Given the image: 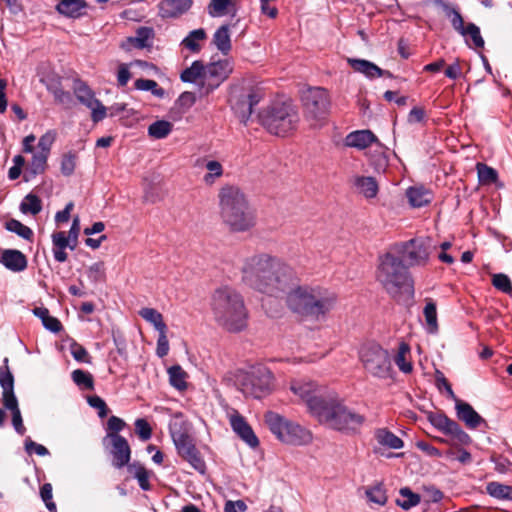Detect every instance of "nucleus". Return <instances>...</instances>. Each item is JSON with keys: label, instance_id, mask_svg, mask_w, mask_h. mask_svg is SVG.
Listing matches in <instances>:
<instances>
[{"label": "nucleus", "instance_id": "nucleus-32", "mask_svg": "<svg viewBox=\"0 0 512 512\" xmlns=\"http://www.w3.org/2000/svg\"><path fill=\"white\" fill-rule=\"evenodd\" d=\"M207 39V33L205 29L199 28L192 30L188 35L181 41V46L189 50L191 53H199L202 49L201 42Z\"/></svg>", "mask_w": 512, "mask_h": 512}, {"label": "nucleus", "instance_id": "nucleus-17", "mask_svg": "<svg viewBox=\"0 0 512 512\" xmlns=\"http://www.w3.org/2000/svg\"><path fill=\"white\" fill-rule=\"evenodd\" d=\"M455 410L457 418L464 422L469 429H476L481 424H486L482 416L467 402L459 399H454Z\"/></svg>", "mask_w": 512, "mask_h": 512}, {"label": "nucleus", "instance_id": "nucleus-52", "mask_svg": "<svg viewBox=\"0 0 512 512\" xmlns=\"http://www.w3.org/2000/svg\"><path fill=\"white\" fill-rule=\"evenodd\" d=\"M77 155L75 152L69 151L62 155L60 170L64 176H71L76 167Z\"/></svg>", "mask_w": 512, "mask_h": 512}, {"label": "nucleus", "instance_id": "nucleus-34", "mask_svg": "<svg viewBox=\"0 0 512 512\" xmlns=\"http://www.w3.org/2000/svg\"><path fill=\"white\" fill-rule=\"evenodd\" d=\"M213 44L224 55H227L231 50V39L229 33V26L222 25L214 33Z\"/></svg>", "mask_w": 512, "mask_h": 512}, {"label": "nucleus", "instance_id": "nucleus-18", "mask_svg": "<svg viewBox=\"0 0 512 512\" xmlns=\"http://www.w3.org/2000/svg\"><path fill=\"white\" fill-rule=\"evenodd\" d=\"M347 62L355 72L363 74L368 79H375L380 77H393V74L390 71L381 69L380 67H378L376 64L369 60L348 58Z\"/></svg>", "mask_w": 512, "mask_h": 512}, {"label": "nucleus", "instance_id": "nucleus-23", "mask_svg": "<svg viewBox=\"0 0 512 512\" xmlns=\"http://www.w3.org/2000/svg\"><path fill=\"white\" fill-rule=\"evenodd\" d=\"M230 424L233 431L248 445L256 447V435L252 427L245 421L244 417L235 412L230 417Z\"/></svg>", "mask_w": 512, "mask_h": 512}, {"label": "nucleus", "instance_id": "nucleus-31", "mask_svg": "<svg viewBox=\"0 0 512 512\" xmlns=\"http://www.w3.org/2000/svg\"><path fill=\"white\" fill-rule=\"evenodd\" d=\"M155 37V31L152 27L142 26L136 30L134 37L127 38V41L137 49L152 47V41Z\"/></svg>", "mask_w": 512, "mask_h": 512}, {"label": "nucleus", "instance_id": "nucleus-50", "mask_svg": "<svg viewBox=\"0 0 512 512\" xmlns=\"http://www.w3.org/2000/svg\"><path fill=\"white\" fill-rule=\"evenodd\" d=\"M447 435L451 437L453 444L466 446L470 445L472 442V438L462 429V427L457 422L454 423Z\"/></svg>", "mask_w": 512, "mask_h": 512}, {"label": "nucleus", "instance_id": "nucleus-38", "mask_svg": "<svg viewBox=\"0 0 512 512\" xmlns=\"http://www.w3.org/2000/svg\"><path fill=\"white\" fill-rule=\"evenodd\" d=\"M425 301L426 304L423 309V315L427 324V331L430 334H434L438 331L436 303L431 298H427Z\"/></svg>", "mask_w": 512, "mask_h": 512}, {"label": "nucleus", "instance_id": "nucleus-64", "mask_svg": "<svg viewBox=\"0 0 512 512\" xmlns=\"http://www.w3.org/2000/svg\"><path fill=\"white\" fill-rule=\"evenodd\" d=\"M491 462L494 463V469L500 474H506L510 471L512 463L503 456L491 457Z\"/></svg>", "mask_w": 512, "mask_h": 512}, {"label": "nucleus", "instance_id": "nucleus-11", "mask_svg": "<svg viewBox=\"0 0 512 512\" xmlns=\"http://www.w3.org/2000/svg\"><path fill=\"white\" fill-rule=\"evenodd\" d=\"M360 360L364 369L373 377L386 379L393 372L391 357L388 350L372 343L364 345L360 350Z\"/></svg>", "mask_w": 512, "mask_h": 512}, {"label": "nucleus", "instance_id": "nucleus-15", "mask_svg": "<svg viewBox=\"0 0 512 512\" xmlns=\"http://www.w3.org/2000/svg\"><path fill=\"white\" fill-rule=\"evenodd\" d=\"M232 72V67L227 60L210 63L205 66V84L208 94L217 88Z\"/></svg>", "mask_w": 512, "mask_h": 512}, {"label": "nucleus", "instance_id": "nucleus-55", "mask_svg": "<svg viewBox=\"0 0 512 512\" xmlns=\"http://www.w3.org/2000/svg\"><path fill=\"white\" fill-rule=\"evenodd\" d=\"M52 485L50 483H45L40 488V496L43 502L45 503L46 508L50 512H56L57 507L55 502L52 500L53 494H52Z\"/></svg>", "mask_w": 512, "mask_h": 512}, {"label": "nucleus", "instance_id": "nucleus-36", "mask_svg": "<svg viewBox=\"0 0 512 512\" xmlns=\"http://www.w3.org/2000/svg\"><path fill=\"white\" fill-rule=\"evenodd\" d=\"M409 354L410 346L405 342H401L398 347V352L394 358V362L399 370L405 374H409L413 370V365L408 359Z\"/></svg>", "mask_w": 512, "mask_h": 512}, {"label": "nucleus", "instance_id": "nucleus-63", "mask_svg": "<svg viewBox=\"0 0 512 512\" xmlns=\"http://www.w3.org/2000/svg\"><path fill=\"white\" fill-rule=\"evenodd\" d=\"M71 354L78 362L90 363V356L87 350L78 343H73L71 345Z\"/></svg>", "mask_w": 512, "mask_h": 512}, {"label": "nucleus", "instance_id": "nucleus-14", "mask_svg": "<svg viewBox=\"0 0 512 512\" xmlns=\"http://www.w3.org/2000/svg\"><path fill=\"white\" fill-rule=\"evenodd\" d=\"M73 92L77 100L91 110L93 122H100L107 116V108L95 97V93L86 82L76 78L73 82Z\"/></svg>", "mask_w": 512, "mask_h": 512}, {"label": "nucleus", "instance_id": "nucleus-53", "mask_svg": "<svg viewBox=\"0 0 512 512\" xmlns=\"http://www.w3.org/2000/svg\"><path fill=\"white\" fill-rule=\"evenodd\" d=\"M232 0H211L208 5V13L212 17H220L228 13V7Z\"/></svg>", "mask_w": 512, "mask_h": 512}, {"label": "nucleus", "instance_id": "nucleus-61", "mask_svg": "<svg viewBox=\"0 0 512 512\" xmlns=\"http://www.w3.org/2000/svg\"><path fill=\"white\" fill-rule=\"evenodd\" d=\"M134 476L142 490L148 491L151 489V484L149 482V472L144 466H138Z\"/></svg>", "mask_w": 512, "mask_h": 512}, {"label": "nucleus", "instance_id": "nucleus-56", "mask_svg": "<svg viewBox=\"0 0 512 512\" xmlns=\"http://www.w3.org/2000/svg\"><path fill=\"white\" fill-rule=\"evenodd\" d=\"M126 423L123 419L117 416H111L107 421V436L106 439H111V435H120L119 432L123 430Z\"/></svg>", "mask_w": 512, "mask_h": 512}, {"label": "nucleus", "instance_id": "nucleus-13", "mask_svg": "<svg viewBox=\"0 0 512 512\" xmlns=\"http://www.w3.org/2000/svg\"><path fill=\"white\" fill-rule=\"evenodd\" d=\"M301 101L305 115L309 120L317 123L328 116L331 102L326 89L322 87H309L302 92Z\"/></svg>", "mask_w": 512, "mask_h": 512}, {"label": "nucleus", "instance_id": "nucleus-42", "mask_svg": "<svg viewBox=\"0 0 512 512\" xmlns=\"http://www.w3.org/2000/svg\"><path fill=\"white\" fill-rule=\"evenodd\" d=\"M173 130V124L166 120H157L149 125L148 135L154 139L166 138Z\"/></svg>", "mask_w": 512, "mask_h": 512}, {"label": "nucleus", "instance_id": "nucleus-22", "mask_svg": "<svg viewBox=\"0 0 512 512\" xmlns=\"http://www.w3.org/2000/svg\"><path fill=\"white\" fill-rule=\"evenodd\" d=\"M192 3V0H164L159 4V15L162 18H177L186 13Z\"/></svg>", "mask_w": 512, "mask_h": 512}, {"label": "nucleus", "instance_id": "nucleus-30", "mask_svg": "<svg viewBox=\"0 0 512 512\" xmlns=\"http://www.w3.org/2000/svg\"><path fill=\"white\" fill-rule=\"evenodd\" d=\"M180 79L187 83H196L201 80V85L206 89L205 84V66L202 61H194L190 67L182 71Z\"/></svg>", "mask_w": 512, "mask_h": 512}, {"label": "nucleus", "instance_id": "nucleus-33", "mask_svg": "<svg viewBox=\"0 0 512 512\" xmlns=\"http://www.w3.org/2000/svg\"><path fill=\"white\" fill-rule=\"evenodd\" d=\"M47 90L53 94L55 101L59 103H66L70 101L71 95L69 92L62 88L61 79L58 76L47 77L44 80Z\"/></svg>", "mask_w": 512, "mask_h": 512}, {"label": "nucleus", "instance_id": "nucleus-58", "mask_svg": "<svg viewBox=\"0 0 512 512\" xmlns=\"http://www.w3.org/2000/svg\"><path fill=\"white\" fill-rule=\"evenodd\" d=\"M88 404L98 410V416L105 418L109 413V408L106 402L98 395H92L87 397Z\"/></svg>", "mask_w": 512, "mask_h": 512}, {"label": "nucleus", "instance_id": "nucleus-3", "mask_svg": "<svg viewBox=\"0 0 512 512\" xmlns=\"http://www.w3.org/2000/svg\"><path fill=\"white\" fill-rule=\"evenodd\" d=\"M376 280L396 301L414 297V279L409 269L388 249L378 257Z\"/></svg>", "mask_w": 512, "mask_h": 512}, {"label": "nucleus", "instance_id": "nucleus-45", "mask_svg": "<svg viewBox=\"0 0 512 512\" xmlns=\"http://www.w3.org/2000/svg\"><path fill=\"white\" fill-rule=\"evenodd\" d=\"M242 281L247 286L254 288L256 285V260L255 257L248 258L242 268Z\"/></svg>", "mask_w": 512, "mask_h": 512}, {"label": "nucleus", "instance_id": "nucleus-60", "mask_svg": "<svg viewBox=\"0 0 512 512\" xmlns=\"http://www.w3.org/2000/svg\"><path fill=\"white\" fill-rule=\"evenodd\" d=\"M435 382H436V386L439 390H441L442 388L445 389L446 393H447V396L454 400L457 398V396L455 395L450 383L448 382V380L446 379V377L444 376V374L437 370L436 371V374H435Z\"/></svg>", "mask_w": 512, "mask_h": 512}, {"label": "nucleus", "instance_id": "nucleus-44", "mask_svg": "<svg viewBox=\"0 0 512 512\" xmlns=\"http://www.w3.org/2000/svg\"><path fill=\"white\" fill-rule=\"evenodd\" d=\"M41 210L42 201L33 193L26 195L20 204V211L24 214L37 215Z\"/></svg>", "mask_w": 512, "mask_h": 512}, {"label": "nucleus", "instance_id": "nucleus-49", "mask_svg": "<svg viewBox=\"0 0 512 512\" xmlns=\"http://www.w3.org/2000/svg\"><path fill=\"white\" fill-rule=\"evenodd\" d=\"M477 173L479 182L482 184L495 183L498 179L497 171L484 163L477 164Z\"/></svg>", "mask_w": 512, "mask_h": 512}, {"label": "nucleus", "instance_id": "nucleus-16", "mask_svg": "<svg viewBox=\"0 0 512 512\" xmlns=\"http://www.w3.org/2000/svg\"><path fill=\"white\" fill-rule=\"evenodd\" d=\"M113 457V466L120 469L128 465L131 459V448L125 437L122 435H111L109 439Z\"/></svg>", "mask_w": 512, "mask_h": 512}, {"label": "nucleus", "instance_id": "nucleus-20", "mask_svg": "<svg viewBox=\"0 0 512 512\" xmlns=\"http://www.w3.org/2000/svg\"><path fill=\"white\" fill-rule=\"evenodd\" d=\"M87 7L86 0H59L55 10L66 18L77 19L86 15Z\"/></svg>", "mask_w": 512, "mask_h": 512}, {"label": "nucleus", "instance_id": "nucleus-9", "mask_svg": "<svg viewBox=\"0 0 512 512\" xmlns=\"http://www.w3.org/2000/svg\"><path fill=\"white\" fill-rule=\"evenodd\" d=\"M407 268L424 267L430 259L429 241L424 238H412L408 241L397 242L388 247Z\"/></svg>", "mask_w": 512, "mask_h": 512}, {"label": "nucleus", "instance_id": "nucleus-51", "mask_svg": "<svg viewBox=\"0 0 512 512\" xmlns=\"http://www.w3.org/2000/svg\"><path fill=\"white\" fill-rule=\"evenodd\" d=\"M87 276L93 283H103L106 281V271L104 262L99 261L92 264L87 270Z\"/></svg>", "mask_w": 512, "mask_h": 512}, {"label": "nucleus", "instance_id": "nucleus-26", "mask_svg": "<svg viewBox=\"0 0 512 512\" xmlns=\"http://www.w3.org/2000/svg\"><path fill=\"white\" fill-rule=\"evenodd\" d=\"M276 387L277 383L272 371L258 364V399L271 394Z\"/></svg>", "mask_w": 512, "mask_h": 512}, {"label": "nucleus", "instance_id": "nucleus-62", "mask_svg": "<svg viewBox=\"0 0 512 512\" xmlns=\"http://www.w3.org/2000/svg\"><path fill=\"white\" fill-rule=\"evenodd\" d=\"M54 140H55L54 132L48 131L47 133L42 135L38 142V148H39L38 152H41V153L49 156L51 146H52Z\"/></svg>", "mask_w": 512, "mask_h": 512}, {"label": "nucleus", "instance_id": "nucleus-57", "mask_svg": "<svg viewBox=\"0 0 512 512\" xmlns=\"http://www.w3.org/2000/svg\"><path fill=\"white\" fill-rule=\"evenodd\" d=\"M135 431L142 441H147L152 436V428L144 418H139L135 421Z\"/></svg>", "mask_w": 512, "mask_h": 512}, {"label": "nucleus", "instance_id": "nucleus-41", "mask_svg": "<svg viewBox=\"0 0 512 512\" xmlns=\"http://www.w3.org/2000/svg\"><path fill=\"white\" fill-rule=\"evenodd\" d=\"M139 315L144 320L151 323L158 332H163V330H167V325L163 320L162 314L158 312L156 309L147 307L142 308L139 311Z\"/></svg>", "mask_w": 512, "mask_h": 512}, {"label": "nucleus", "instance_id": "nucleus-43", "mask_svg": "<svg viewBox=\"0 0 512 512\" xmlns=\"http://www.w3.org/2000/svg\"><path fill=\"white\" fill-rule=\"evenodd\" d=\"M170 384L177 390L183 391L187 388V373L180 365H173L168 369Z\"/></svg>", "mask_w": 512, "mask_h": 512}, {"label": "nucleus", "instance_id": "nucleus-29", "mask_svg": "<svg viewBox=\"0 0 512 512\" xmlns=\"http://www.w3.org/2000/svg\"><path fill=\"white\" fill-rule=\"evenodd\" d=\"M357 191L367 199H373L378 194V183L374 177L371 176H357L353 182Z\"/></svg>", "mask_w": 512, "mask_h": 512}, {"label": "nucleus", "instance_id": "nucleus-47", "mask_svg": "<svg viewBox=\"0 0 512 512\" xmlns=\"http://www.w3.org/2000/svg\"><path fill=\"white\" fill-rule=\"evenodd\" d=\"M5 228L10 232L16 233L25 240L31 241L33 238V231L17 219L12 218L6 221Z\"/></svg>", "mask_w": 512, "mask_h": 512}, {"label": "nucleus", "instance_id": "nucleus-21", "mask_svg": "<svg viewBox=\"0 0 512 512\" xmlns=\"http://www.w3.org/2000/svg\"><path fill=\"white\" fill-rule=\"evenodd\" d=\"M375 440L379 447H374V453L381 454L380 447L398 450L403 448L404 441L387 428H378L374 432Z\"/></svg>", "mask_w": 512, "mask_h": 512}, {"label": "nucleus", "instance_id": "nucleus-2", "mask_svg": "<svg viewBox=\"0 0 512 512\" xmlns=\"http://www.w3.org/2000/svg\"><path fill=\"white\" fill-rule=\"evenodd\" d=\"M219 216L231 232H246L254 226V214L247 195L240 187L226 184L219 189Z\"/></svg>", "mask_w": 512, "mask_h": 512}, {"label": "nucleus", "instance_id": "nucleus-19", "mask_svg": "<svg viewBox=\"0 0 512 512\" xmlns=\"http://www.w3.org/2000/svg\"><path fill=\"white\" fill-rule=\"evenodd\" d=\"M374 143L378 144L379 140L377 136L368 129L352 131L345 137L344 140V144L347 147H352L359 150L366 149Z\"/></svg>", "mask_w": 512, "mask_h": 512}, {"label": "nucleus", "instance_id": "nucleus-54", "mask_svg": "<svg viewBox=\"0 0 512 512\" xmlns=\"http://www.w3.org/2000/svg\"><path fill=\"white\" fill-rule=\"evenodd\" d=\"M492 285L499 291L510 294L512 293V283L510 278L503 273L494 274L492 277Z\"/></svg>", "mask_w": 512, "mask_h": 512}, {"label": "nucleus", "instance_id": "nucleus-25", "mask_svg": "<svg viewBox=\"0 0 512 512\" xmlns=\"http://www.w3.org/2000/svg\"><path fill=\"white\" fill-rule=\"evenodd\" d=\"M0 262L10 271L21 272L27 268L25 254L16 249H6L2 252Z\"/></svg>", "mask_w": 512, "mask_h": 512}, {"label": "nucleus", "instance_id": "nucleus-48", "mask_svg": "<svg viewBox=\"0 0 512 512\" xmlns=\"http://www.w3.org/2000/svg\"><path fill=\"white\" fill-rule=\"evenodd\" d=\"M365 494L372 503L383 506L387 502L386 490L382 483L367 488Z\"/></svg>", "mask_w": 512, "mask_h": 512}, {"label": "nucleus", "instance_id": "nucleus-35", "mask_svg": "<svg viewBox=\"0 0 512 512\" xmlns=\"http://www.w3.org/2000/svg\"><path fill=\"white\" fill-rule=\"evenodd\" d=\"M48 155L41 152H34L32 160L29 164L28 170L24 176L25 180L28 181L30 177L43 174L47 168Z\"/></svg>", "mask_w": 512, "mask_h": 512}, {"label": "nucleus", "instance_id": "nucleus-7", "mask_svg": "<svg viewBox=\"0 0 512 512\" xmlns=\"http://www.w3.org/2000/svg\"><path fill=\"white\" fill-rule=\"evenodd\" d=\"M191 424L183 419L182 413H177L169 424V432L179 456L198 472L204 474L206 464L199 450L196 448L194 439L190 434Z\"/></svg>", "mask_w": 512, "mask_h": 512}, {"label": "nucleus", "instance_id": "nucleus-28", "mask_svg": "<svg viewBox=\"0 0 512 512\" xmlns=\"http://www.w3.org/2000/svg\"><path fill=\"white\" fill-rule=\"evenodd\" d=\"M53 243V255L57 262L63 263L67 260L68 255L65 252L66 248L71 249L72 243L69 241V237H66L65 231H58L52 234Z\"/></svg>", "mask_w": 512, "mask_h": 512}, {"label": "nucleus", "instance_id": "nucleus-6", "mask_svg": "<svg viewBox=\"0 0 512 512\" xmlns=\"http://www.w3.org/2000/svg\"><path fill=\"white\" fill-rule=\"evenodd\" d=\"M258 120L269 133L286 136L297 129L300 117L297 106L287 99L272 102L258 113Z\"/></svg>", "mask_w": 512, "mask_h": 512}, {"label": "nucleus", "instance_id": "nucleus-10", "mask_svg": "<svg viewBox=\"0 0 512 512\" xmlns=\"http://www.w3.org/2000/svg\"><path fill=\"white\" fill-rule=\"evenodd\" d=\"M433 4L443 9L452 28L464 38L468 47L475 49L484 47L485 42L481 36L480 28L472 22L465 24L457 6L450 5L444 0H433Z\"/></svg>", "mask_w": 512, "mask_h": 512}, {"label": "nucleus", "instance_id": "nucleus-27", "mask_svg": "<svg viewBox=\"0 0 512 512\" xmlns=\"http://www.w3.org/2000/svg\"><path fill=\"white\" fill-rule=\"evenodd\" d=\"M406 196L409 204L414 208L426 206L433 200L432 192L422 185L409 187L406 190Z\"/></svg>", "mask_w": 512, "mask_h": 512}, {"label": "nucleus", "instance_id": "nucleus-4", "mask_svg": "<svg viewBox=\"0 0 512 512\" xmlns=\"http://www.w3.org/2000/svg\"><path fill=\"white\" fill-rule=\"evenodd\" d=\"M211 309L216 322L230 332H238L247 325V311L242 296L233 288L224 286L212 295Z\"/></svg>", "mask_w": 512, "mask_h": 512}, {"label": "nucleus", "instance_id": "nucleus-37", "mask_svg": "<svg viewBox=\"0 0 512 512\" xmlns=\"http://www.w3.org/2000/svg\"><path fill=\"white\" fill-rule=\"evenodd\" d=\"M486 492L498 500H512V486L492 481L487 483Z\"/></svg>", "mask_w": 512, "mask_h": 512}, {"label": "nucleus", "instance_id": "nucleus-40", "mask_svg": "<svg viewBox=\"0 0 512 512\" xmlns=\"http://www.w3.org/2000/svg\"><path fill=\"white\" fill-rule=\"evenodd\" d=\"M399 494L404 499H397L396 505L401 507L403 510H409L421 502V496L418 493H414L409 487H402L399 490Z\"/></svg>", "mask_w": 512, "mask_h": 512}, {"label": "nucleus", "instance_id": "nucleus-8", "mask_svg": "<svg viewBox=\"0 0 512 512\" xmlns=\"http://www.w3.org/2000/svg\"><path fill=\"white\" fill-rule=\"evenodd\" d=\"M265 423L277 439L283 443L300 446L306 445L312 440V435L308 430L277 413L271 411L266 413Z\"/></svg>", "mask_w": 512, "mask_h": 512}, {"label": "nucleus", "instance_id": "nucleus-12", "mask_svg": "<svg viewBox=\"0 0 512 512\" xmlns=\"http://www.w3.org/2000/svg\"><path fill=\"white\" fill-rule=\"evenodd\" d=\"M0 386L3 390V405L12 413V424L18 434L24 435L26 428L23 425L18 400L14 393V376L9 368V359L7 357L4 358L3 365L0 367Z\"/></svg>", "mask_w": 512, "mask_h": 512}, {"label": "nucleus", "instance_id": "nucleus-59", "mask_svg": "<svg viewBox=\"0 0 512 512\" xmlns=\"http://www.w3.org/2000/svg\"><path fill=\"white\" fill-rule=\"evenodd\" d=\"M206 168L211 172L204 176V181L206 184H212L215 177H220L223 174L222 165L218 161H209L206 164Z\"/></svg>", "mask_w": 512, "mask_h": 512}, {"label": "nucleus", "instance_id": "nucleus-24", "mask_svg": "<svg viewBox=\"0 0 512 512\" xmlns=\"http://www.w3.org/2000/svg\"><path fill=\"white\" fill-rule=\"evenodd\" d=\"M317 386L313 382L293 381L291 391L303 400L310 411V400H324L326 396L317 394Z\"/></svg>", "mask_w": 512, "mask_h": 512}, {"label": "nucleus", "instance_id": "nucleus-46", "mask_svg": "<svg viewBox=\"0 0 512 512\" xmlns=\"http://www.w3.org/2000/svg\"><path fill=\"white\" fill-rule=\"evenodd\" d=\"M71 377L73 382L81 389H94V378L90 372L84 371L82 369H76L72 372Z\"/></svg>", "mask_w": 512, "mask_h": 512}, {"label": "nucleus", "instance_id": "nucleus-5", "mask_svg": "<svg viewBox=\"0 0 512 512\" xmlns=\"http://www.w3.org/2000/svg\"><path fill=\"white\" fill-rule=\"evenodd\" d=\"M310 413L320 423L338 431H356L365 421L364 416L331 396H326L324 400H310Z\"/></svg>", "mask_w": 512, "mask_h": 512}, {"label": "nucleus", "instance_id": "nucleus-1", "mask_svg": "<svg viewBox=\"0 0 512 512\" xmlns=\"http://www.w3.org/2000/svg\"><path fill=\"white\" fill-rule=\"evenodd\" d=\"M258 292L273 297L286 293L288 308L314 321L324 320L337 303V295L326 288L298 285L293 268L267 254L258 257Z\"/></svg>", "mask_w": 512, "mask_h": 512}, {"label": "nucleus", "instance_id": "nucleus-39", "mask_svg": "<svg viewBox=\"0 0 512 512\" xmlns=\"http://www.w3.org/2000/svg\"><path fill=\"white\" fill-rule=\"evenodd\" d=\"M428 421L431 425L447 435L456 421L450 419L446 414L440 412H430L428 414Z\"/></svg>", "mask_w": 512, "mask_h": 512}]
</instances>
